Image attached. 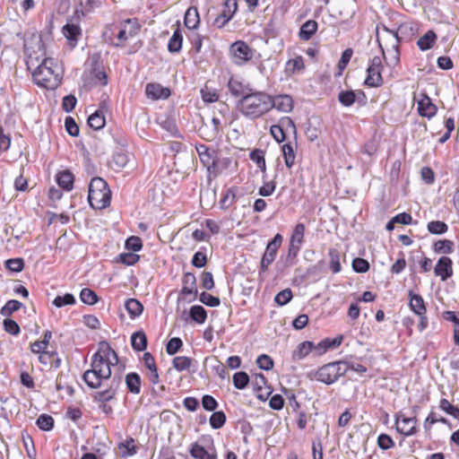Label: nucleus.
<instances>
[{"mask_svg": "<svg viewBox=\"0 0 459 459\" xmlns=\"http://www.w3.org/2000/svg\"><path fill=\"white\" fill-rule=\"evenodd\" d=\"M117 351L107 341L98 343L97 351L91 359V368L84 371L82 379L88 387L100 388L104 381L112 380V368L118 364Z\"/></svg>", "mask_w": 459, "mask_h": 459, "instance_id": "nucleus-1", "label": "nucleus"}, {"mask_svg": "<svg viewBox=\"0 0 459 459\" xmlns=\"http://www.w3.org/2000/svg\"><path fill=\"white\" fill-rule=\"evenodd\" d=\"M269 101L271 94L266 91L249 90L238 100L237 108L246 118L256 120L269 113Z\"/></svg>", "mask_w": 459, "mask_h": 459, "instance_id": "nucleus-2", "label": "nucleus"}, {"mask_svg": "<svg viewBox=\"0 0 459 459\" xmlns=\"http://www.w3.org/2000/svg\"><path fill=\"white\" fill-rule=\"evenodd\" d=\"M33 82L45 90H56L62 82L63 69L53 57H43L31 73Z\"/></svg>", "mask_w": 459, "mask_h": 459, "instance_id": "nucleus-3", "label": "nucleus"}, {"mask_svg": "<svg viewBox=\"0 0 459 459\" xmlns=\"http://www.w3.org/2000/svg\"><path fill=\"white\" fill-rule=\"evenodd\" d=\"M52 338V332L47 330L42 340H37L30 344V351L38 355L39 362L48 370L60 368L62 361L56 349L48 350Z\"/></svg>", "mask_w": 459, "mask_h": 459, "instance_id": "nucleus-4", "label": "nucleus"}, {"mask_svg": "<svg viewBox=\"0 0 459 459\" xmlns=\"http://www.w3.org/2000/svg\"><path fill=\"white\" fill-rule=\"evenodd\" d=\"M348 370L347 362L334 361L323 365L316 370H312L307 377L312 381H318L325 385H332Z\"/></svg>", "mask_w": 459, "mask_h": 459, "instance_id": "nucleus-5", "label": "nucleus"}, {"mask_svg": "<svg viewBox=\"0 0 459 459\" xmlns=\"http://www.w3.org/2000/svg\"><path fill=\"white\" fill-rule=\"evenodd\" d=\"M88 201L96 210L108 207L111 202V191L108 183L101 178H93L89 185Z\"/></svg>", "mask_w": 459, "mask_h": 459, "instance_id": "nucleus-6", "label": "nucleus"}, {"mask_svg": "<svg viewBox=\"0 0 459 459\" xmlns=\"http://www.w3.org/2000/svg\"><path fill=\"white\" fill-rule=\"evenodd\" d=\"M141 30V24L136 18H129L121 21L118 24L113 28V35L117 39L114 42L116 47H124L126 43L134 38Z\"/></svg>", "mask_w": 459, "mask_h": 459, "instance_id": "nucleus-7", "label": "nucleus"}, {"mask_svg": "<svg viewBox=\"0 0 459 459\" xmlns=\"http://www.w3.org/2000/svg\"><path fill=\"white\" fill-rule=\"evenodd\" d=\"M120 383V377H113L107 388L96 392L93 395L94 402L99 403L100 411L107 415L113 413V408L108 403L116 398Z\"/></svg>", "mask_w": 459, "mask_h": 459, "instance_id": "nucleus-8", "label": "nucleus"}, {"mask_svg": "<svg viewBox=\"0 0 459 459\" xmlns=\"http://www.w3.org/2000/svg\"><path fill=\"white\" fill-rule=\"evenodd\" d=\"M384 30L385 32V42H382V39L379 37L377 32V41L381 48L384 58H386L385 54H387L390 56L393 64L397 65L400 61L399 37L396 32L387 29L386 27H384Z\"/></svg>", "mask_w": 459, "mask_h": 459, "instance_id": "nucleus-9", "label": "nucleus"}, {"mask_svg": "<svg viewBox=\"0 0 459 459\" xmlns=\"http://www.w3.org/2000/svg\"><path fill=\"white\" fill-rule=\"evenodd\" d=\"M383 70L382 58L377 56L372 57L368 62L364 85L368 88L381 87L384 84Z\"/></svg>", "mask_w": 459, "mask_h": 459, "instance_id": "nucleus-10", "label": "nucleus"}, {"mask_svg": "<svg viewBox=\"0 0 459 459\" xmlns=\"http://www.w3.org/2000/svg\"><path fill=\"white\" fill-rule=\"evenodd\" d=\"M292 133L294 139L297 138V126L290 117H282L276 125L270 127V134L274 141L278 143H284L287 140V134Z\"/></svg>", "mask_w": 459, "mask_h": 459, "instance_id": "nucleus-11", "label": "nucleus"}, {"mask_svg": "<svg viewBox=\"0 0 459 459\" xmlns=\"http://www.w3.org/2000/svg\"><path fill=\"white\" fill-rule=\"evenodd\" d=\"M230 56L232 62L242 66L254 57L255 50L245 41L237 40L230 47Z\"/></svg>", "mask_w": 459, "mask_h": 459, "instance_id": "nucleus-12", "label": "nucleus"}, {"mask_svg": "<svg viewBox=\"0 0 459 459\" xmlns=\"http://www.w3.org/2000/svg\"><path fill=\"white\" fill-rule=\"evenodd\" d=\"M394 418L395 429L399 434L411 437L418 433V419L416 416L407 417L402 411H398Z\"/></svg>", "mask_w": 459, "mask_h": 459, "instance_id": "nucleus-13", "label": "nucleus"}, {"mask_svg": "<svg viewBox=\"0 0 459 459\" xmlns=\"http://www.w3.org/2000/svg\"><path fill=\"white\" fill-rule=\"evenodd\" d=\"M87 80L91 85L106 86L108 83V77L103 64L99 57L92 58L91 68L87 73Z\"/></svg>", "mask_w": 459, "mask_h": 459, "instance_id": "nucleus-14", "label": "nucleus"}, {"mask_svg": "<svg viewBox=\"0 0 459 459\" xmlns=\"http://www.w3.org/2000/svg\"><path fill=\"white\" fill-rule=\"evenodd\" d=\"M282 236L277 233L273 240L268 243L260 264V271L262 273L267 272L270 264L274 261L277 252L282 244Z\"/></svg>", "mask_w": 459, "mask_h": 459, "instance_id": "nucleus-15", "label": "nucleus"}, {"mask_svg": "<svg viewBox=\"0 0 459 459\" xmlns=\"http://www.w3.org/2000/svg\"><path fill=\"white\" fill-rule=\"evenodd\" d=\"M210 445L204 447L198 442H194L189 446V454L194 459H218V454L213 438L208 436Z\"/></svg>", "mask_w": 459, "mask_h": 459, "instance_id": "nucleus-16", "label": "nucleus"}, {"mask_svg": "<svg viewBox=\"0 0 459 459\" xmlns=\"http://www.w3.org/2000/svg\"><path fill=\"white\" fill-rule=\"evenodd\" d=\"M237 11L238 0H225L221 13L213 21V25L222 29L234 17Z\"/></svg>", "mask_w": 459, "mask_h": 459, "instance_id": "nucleus-17", "label": "nucleus"}, {"mask_svg": "<svg viewBox=\"0 0 459 459\" xmlns=\"http://www.w3.org/2000/svg\"><path fill=\"white\" fill-rule=\"evenodd\" d=\"M306 226L304 223H297L293 228L289 243V255L296 256L301 249L304 242Z\"/></svg>", "mask_w": 459, "mask_h": 459, "instance_id": "nucleus-18", "label": "nucleus"}, {"mask_svg": "<svg viewBox=\"0 0 459 459\" xmlns=\"http://www.w3.org/2000/svg\"><path fill=\"white\" fill-rule=\"evenodd\" d=\"M199 159L202 164L212 173L216 174V152L205 144H198L195 146Z\"/></svg>", "mask_w": 459, "mask_h": 459, "instance_id": "nucleus-19", "label": "nucleus"}, {"mask_svg": "<svg viewBox=\"0 0 459 459\" xmlns=\"http://www.w3.org/2000/svg\"><path fill=\"white\" fill-rule=\"evenodd\" d=\"M306 63L302 56L297 55L287 60L284 65V74L287 78L300 75L306 71Z\"/></svg>", "mask_w": 459, "mask_h": 459, "instance_id": "nucleus-20", "label": "nucleus"}, {"mask_svg": "<svg viewBox=\"0 0 459 459\" xmlns=\"http://www.w3.org/2000/svg\"><path fill=\"white\" fill-rule=\"evenodd\" d=\"M294 108V101L290 95H271V101H269V112L273 108L280 112L289 113Z\"/></svg>", "mask_w": 459, "mask_h": 459, "instance_id": "nucleus-21", "label": "nucleus"}, {"mask_svg": "<svg viewBox=\"0 0 459 459\" xmlns=\"http://www.w3.org/2000/svg\"><path fill=\"white\" fill-rule=\"evenodd\" d=\"M143 366L146 369L145 377L153 385L160 383V375L154 357L150 352H144L143 355Z\"/></svg>", "mask_w": 459, "mask_h": 459, "instance_id": "nucleus-22", "label": "nucleus"}, {"mask_svg": "<svg viewBox=\"0 0 459 459\" xmlns=\"http://www.w3.org/2000/svg\"><path fill=\"white\" fill-rule=\"evenodd\" d=\"M434 273L443 281L451 278L454 273L452 259L446 255L441 256L434 267Z\"/></svg>", "mask_w": 459, "mask_h": 459, "instance_id": "nucleus-23", "label": "nucleus"}, {"mask_svg": "<svg viewBox=\"0 0 459 459\" xmlns=\"http://www.w3.org/2000/svg\"><path fill=\"white\" fill-rule=\"evenodd\" d=\"M297 149V138L294 139V142L284 143L281 147L284 164L289 169H291L296 164Z\"/></svg>", "mask_w": 459, "mask_h": 459, "instance_id": "nucleus-24", "label": "nucleus"}, {"mask_svg": "<svg viewBox=\"0 0 459 459\" xmlns=\"http://www.w3.org/2000/svg\"><path fill=\"white\" fill-rule=\"evenodd\" d=\"M170 90L168 87H163L157 82L147 83L145 87L147 98L152 100H166L170 96Z\"/></svg>", "mask_w": 459, "mask_h": 459, "instance_id": "nucleus-25", "label": "nucleus"}, {"mask_svg": "<svg viewBox=\"0 0 459 459\" xmlns=\"http://www.w3.org/2000/svg\"><path fill=\"white\" fill-rule=\"evenodd\" d=\"M417 110L420 117L431 118L436 115L437 108L427 94L422 93L418 100Z\"/></svg>", "mask_w": 459, "mask_h": 459, "instance_id": "nucleus-26", "label": "nucleus"}, {"mask_svg": "<svg viewBox=\"0 0 459 459\" xmlns=\"http://www.w3.org/2000/svg\"><path fill=\"white\" fill-rule=\"evenodd\" d=\"M182 282L181 295L185 297L192 296V300H195L197 295L196 278L195 274L192 273H184Z\"/></svg>", "mask_w": 459, "mask_h": 459, "instance_id": "nucleus-27", "label": "nucleus"}, {"mask_svg": "<svg viewBox=\"0 0 459 459\" xmlns=\"http://www.w3.org/2000/svg\"><path fill=\"white\" fill-rule=\"evenodd\" d=\"M176 28L174 29L173 34L168 42V50L169 53L180 52L183 45V33L180 28V22H177Z\"/></svg>", "mask_w": 459, "mask_h": 459, "instance_id": "nucleus-28", "label": "nucleus"}, {"mask_svg": "<svg viewBox=\"0 0 459 459\" xmlns=\"http://www.w3.org/2000/svg\"><path fill=\"white\" fill-rule=\"evenodd\" d=\"M318 23L315 20H308L304 22L299 31V38L302 41H308L316 33Z\"/></svg>", "mask_w": 459, "mask_h": 459, "instance_id": "nucleus-29", "label": "nucleus"}, {"mask_svg": "<svg viewBox=\"0 0 459 459\" xmlns=\"http://www.w3.org/2000/svg\"><path fill=\"white\" fill-rule=\"evenodd\" d=\"M56 181L64 190L71 191L74 187V176L70 170L65 169L57 172Z\"/></svg>", "mask_w": 459, "mask_h": 459, "instance_id": "nucleus-30", "label": "nucleus"}, {"mask_svg": "<svg viewBox=\"0 0 459 459\" xmlns=\"http://www.w3.org/2000/svg\"><path fill=\"white\" fill-rule=\"evenodd\" d=\"M315 344L312 342L305 341L300 342L296 349L292 351L291 359L294 361H299L306 357L314 350Z\"/></svg>", "mask_w": 459, "mask_h": 459, "instance_id": "nucleus-31", "label": "nucleus"}, {"mask_svg": "<svg viewBox=\"0 0 459 459\" xmlns=\"http://www.w3.org/2000/svg\"><path fill=\"white\" fill-rule=\"evenodd\" d=\"M437 39L436 32L432 30H429L424 35H422L417 40V47L421 51H426L434 47Z\"/></svg>", "mask_w": 459, "mask_h": 459, "instance_id": "nucleus-32", "label": "nucleus"}, {"mask_svg": "<svg viewBox=\"0 0 459 459\" xmlns=\"http://www.w3.org/2000/svg\"><path fill=\"white\" fill-rule=\"evenodd\" d=\"M185 26L189 30H195L200 24V16L196 7H189L184 17Z\"/></svg>", "mask_w": 459, "mask_h": 459, "instance_id": "nucleus-33", "label": "nucleus"}, {"mask_svg": "<svg viewBox=\"0 0 459 459\" xmlns=\"http://www.w3.org/2000/svg\"><path fill=\"white\" fill-rule=\"evenodd\" d=\"M126 385L128 392L134 394H139L141 393L142 379L139 374L131 372L126 376Z\"/></svg>", "mask_w": 459, "mask_h": 459, "instance_id": "nucleus-34", "label": "nucleus"}, {"mask_svg": "<svg viewBox=\"0 0 459 459\" xmlns=\"http://www.w3.org/2000/svg\"><path fill=\"white\" fill-rule=\"evenodd\" d=\"M117 448L122 457L132 456L137 453L135 439L133 437H126V439L118 443Z\"/></svg>", "mask_w": 459, "mask_h": 459, "instance_id": "nucleus-35", "label": "nucleus"}, {"mask_svg": "<svg viewBox=\"0 0 459 459\" xmlns=\"http://www.w3.org/2000/svg\"><path fill=\"white\" fill-rule=\"evenodd\" d=\"M410 307L418 316L426 315L427 309L423 298L419 294L410 292Z\"/></svg>", "mask_w": 459, "mask_h": 459, "instance_id": "nucleus-36", "label": "nucleus"}, {"mask_svg": "<svg viewBox=\"0 0 459 459\" xmlns=\"http://www.w3.org/2000/svg\"><path fill=\"white\" fill-rule=\"evenodd\" d=\"M64 36L69 40L73 41L74 45L78 41L79 37L82 34L81 27L78 24L73 22H67L62 29Z\"/></svg>", "mask_w": 459, "mask_h": 459, "instance_id": "nucleus-37", "label": "nucleus"}, {"mask_svg": "<svg viewBox=\"0 0 459 459\" xmlns=\"http://www.w3.org/2000/svg\"><path fill=\"white\" fill-rule=\"evenodd\" d=\"M132 348L136 351H143L147 348V337L143 331H138L131 336Z\"/></svg>", "mask_w": 459, "mask_h": 459, "instance_id": "nucleus-38", "label": "nucleus"}, {"mask_svg": "<svg viewBox=\"0 0 459 459\" xmlns=\"http://www.w3.org/2000/svg\"><path fill=\"white\" fill-rule=\"evenodd\" d=\"M237 191V186L226 190L219 203L221 209L227 210L235 203Z\"/></svg>", "mask_w": 459, "mask_h": 459, "instance_id": "nucleus-39", "label": "nucleus"}, {"mask_svg": "<svg viewBox=\"0 0 459 459\" xmlns=\"http://www.w3.org/2000/svg\"><path fill=\"white\" fill-rule=\"evenodd\" d=\"M432 248L436 254L449 255L454 252V242L450 239H439L433 244Z\"/></svg>", "mask_w": 459, "mask_h": 459, "instance_id": "nucleus-40", "label": "nucleus"}, {"mask_svg": "<svg viewBox=\"0 0 459 459\" xmlns=\"http://www.w3.org/2000/svg\"><path fill=\"white\" fill-rule=\"evenodd\" d=\"M106 119L103 111L96 110L88 118V125L94 130H100L104 127Z\"/></svg>", "mask_w": 459, "mask_h": 459, "instance_id": "nucleus-41", "label": "nucleus"}, {"mask_svg": "<svg viewBox=\"0 0 459 459\" xmlns=\"http://www.w3.org/2000/svg\"><path fill=\"white\" fill-rule=\"evenodd\" d=\"M189 316L197 324H204L207 319L206 310L200 305H195L190 307Z\"/></svg>", "mask_w": 459, "mask_h": 459, "instance_id": "nucleus-42", "label": "nucleus"}, {"mask_svg": "<svg viewBox=\"0 0 459 459\" xmlns=\"http://www.w3.org/2000/svg\"><path fill=\"white\" fill-rule=\"evenodd\" d=\"M250 160L256 164L262 172L266 171V161L264 152L261 149H255L249 154Z\"/></svg>", "mask_w": 459, "mask_h": 459, "instance_id": "nucleus-43", "label": "nucleus"}, {"mask_svg": "<svg viewBox=\"0 0 459 459\" xmlns=\"http://www.w3.org/2000/svg\"><path fill=\"white\" fill-rule=\"evenodd\" d=\"M125 307L132 317L140 316L143 309L142 303L136 299H128L126 301Z\"/></svg>", "mask_w": 459, "mask_h": 459, "instance_id": "nucleus-44", "label": "nucleus"}, {"mask_svg": "<svg viewBox=\"0 0 459 459\" xmlns=\"http://www.w3.org/2000/svg\"><path fill=\"white\" fill-rule=\"evenodd\" d=\"M329 256V268L333 273H337L341 271L340 252L336 248H330L328 252Z\"/></svg>", "mask_w": 459, "mask_h": 459, "instance_id": "nucleus-45", "label": "nucleus"}, {"mask_svg": "<svg viewBox=\"0 0 459 459\" xmlns=\"http://www.w3.org/2000/svg\"><path fill=\"white\" fill-rule=\"evenodd\" d=\"M228 89L231 95H233L234 97H242L244 94L247 92L245 91V87L243 83L234 77L230 78L228 82Z\"/></svg>", "mask_w": 459, "mask_h": 459, "instance_id": "nucleus-46", "label": "nucleus"}, {"mask_svg": "<svg viewBox=\"0 0 459 459\" xmlns=\"http://www.w3.org/2000/svg\"><path fill=\"white\" fill-rule=\"evenodd\" d=\"M437 422H441L443 424H447L448 420L444 417L438 418L437 413L435 411H431L423 422V427L425 429V431L428 433H430L431 429H432V426Z\"/></svg>", "mask_w": 459, "mask_h": 459, "instance_id": "nucleus-47", "label": "nucleus"}, {"mask_svg": "<svg viewBox=\"0 0 459 459\" xmlns=\"http://www.w3.org/2000/svg\"><path fill=\"white\" fill-rule=\"evenodd\" d=\"M439 408L444 412L459 420V407L452 404L447 399L441 398L439 401Z\"/></svg>", "mask_w": 459, "mask_h": 459, "instance_id": "nucleus-48", "label": "nucleus"}, {"mask_svg": "<svg viewBox=\"0 0 459 459\" xmlns=\"http://www.w3.org/2000/svg\"><path fill=\"white\" fill-rule=\"evenodd\" d=\"M338 100L344 107H351L357 100V94L354 91H342L338 94Z\"/></svg>", "mask_w": 459, "mask_h": 459, "instance_id": "nucleus-49", "label": "nucleus"}, {"mask_svg": "<svg viewBox=\"0 0 459 459\" xmlns=\"http://www.w3.org/2000/svg\"><path fill=\"white\" fill-rule=\"evenodd\" d=\"M128 161V155L123 152H118L113 155L111 164L114 169L120 170L127 165Z\"/></svg>", "mask_w": 459, "mask_h": 459, "instance_id": "nucleus-50", "label": "nucleus"}, {"mask_svg": "<svg viewBox=\"0 0 459 459\" xmlns=\"http://www.w3.org/2000/svg\"><path fill=\"white\" fill-rule=\"evenodd\" d=\"M427 229L431 234L441 235L448 230V226L446 222L441 221H431L428 223Z\"/></svg>", "mask_w": 459, "mask_h": 459, "instance_id": "nucleus-51", "label": "nucleus"}, {"mask_svg": "<svg viewBox=\"0 0 459 459\" xmlns=\"http://www.w3.org/2000/svg\"><path fill=\"white\" fill-rule=\"evenodd\" d=\"M226 414L222 411H214L210 417V425L214 429H219L226 423Z\"/></svg>", "mask_w": 459, "mask_h": 459, "instance_id": "nucleus-52", "label": "nucleus"}, {"mask_svg": "<svg viewBox=\"0 0 459 459\" xmlns=\"http://www.w3.org/2000/svg\"><path fill=\"white\" fill-rule=\"evenodd\" d=\"M76 303L74 296L71 293H65L63 296H56L52 304L56 307H63L65 306H72Z\"/></svg>", "mask_w": 459, "mask_h": 459, "instance_id": "nucleus-53", "label": "nucleus"}, {"mask_svg": "<svg viewBox=\"0 0 459 459\" xmlns=\"http://www.w3.org/2000/svg\"><path fill=\"white\" fill-rule=\"evenodd\" d=\"M201 95L203 100L207 103H213L219 100L218 91L209 87L207 84L201 90Z\"/></svg>", "mask_w": 459, "mask_h": 459, "instance_id": "nucleus-54", "label": "nucleus"}, {"mask_svg": "<svg viewBox=\"0 0 459 459\" xmlns=\"http://www.w3.org/2000/svg\"><path fill=\"white\" fill-rule=\"evenodd\" d=\"M22 306V304L16 299L8 300L1 308L0 314L4 316H10L13 313L18 311Z\"/></svg>", "mask_w": 459, "mask_h": 459, "instance_id": "nucleus-55", "label": "nucleus"}, {"mask_svg": "<svg viewBox=\"0 0 459 459\" xmlns=\"http://www.w3.org/2000/svg\"><path fill=\"white\" fill-rule=\"evenodd\" d=\"M36 424L41 430L49 431L54 427V419L48 414H41L38 418Z\"/></svg>", "mask_w": 459, "mask_h": 459, "instance_id": "nucleus-56", "label": "nucleus"}, {"mask_svg": "<svg viewBox=\"0 0 459 459\" xmlns=\"http://www.w3.org/2000/svg\"><path fill=\"white\" fill-rule=\"evenodd\" d=\"M80 299L82 303L87 305H94L98 302L96 292L89 288H84L81 290Z\"/></svg>", "mask_w": 459, "mask_h": 459, "instance_id": "nucleus-57", "label": "nucleus"}, {"mask_svg": "<svg viewBox=\"0 0 459 459\" xmlns=\"http://www.w3.org/2000/svg\"><path fill=\"white\" fill-rule=\"evenodd\" d=\"M172 364L178 371H184L189 369L192 359L186 356H178L173 359Z\"/></svg>", "mask_w": 459, "mask_h": 459, "instance_id": "nucleus-58", "label": "nucleus"}, {"mask_svg": "<svg viewBox=\"0 0 459 459\" xmlns=\"http://www.w3.org/2000/svg\"><path fill=\"white\" fill-rule=\"evenodd\" d=\"M232 381L237 389H244L249 382V377L246 372L239 371L233 375Z\"/></svg>", "mask_w": 459, "mask_h": 459, "instance_id": "nucleus-59", "label": "nucleus"}, {"mask_svg": "<svg viewBox=\"0 0 459 459\" xmlns=\"http://www.w3.org/2000/svg\"><path fill=\"white\" fill-rule=\"evenodd\" d=\"M352 55L353 50L351 48H347L342 53V56L338 62L339 72L337 75H342L343 70L347 67L348 64L350 63Z\"/></svg>", "mask_w": 459, "mask_h": 459, "instance_id": "nucleus-60", "label": "nucleus"}, {"mask_svg": "<svg viewBox=\"0 0 459 459\" xmlns=\"http://www.w3.org/2000/svg\"><path fill=\"white\" fill-rule=\"evenodd\" d=\"M125 246L127 250L138 252L143 248V241L140 237L131 236L126 240Z\"/></svg>", "mask_w": 459, "mask_h": 459, "instance_id": "nucleus-61", "label": "nucleus"}, {"mask_svg": "<svg viewBox=\"0 0 459 459\" xmlns=\"http://www.w3.org/2000/svg\"><path fill=\"white\" fill-rule=\"evenodd\" d=\"M182 346V340L178 337H173L168 342L166 345V351L169 355H174L181 349Z\"/></svg>", "mask_w": 459, "mask_h": 459, "instance_id": "nucleus-62", "label": "nucleus"}, {"mask_svg": "<svg viewBox=\"0 0 459 459\" xmlns=\"http://www.w3.org/2000/svg\"><path fill=\"white\" fill-rule=\"evenodd\" d=\"M4 330L12 334V335H18L21 332V328L19 325L11 318H5L3 322Z\"/></svg>", "mask_w": 459, "mask_h": 459, "instance_id": "nucleus-63", "label": "nucleus"}, {"mask_svg": "<svg viewBox=\"0 0 459 459\" xmlns=\"http://www.w3.org/2000/svg\"><path fill=\"white\" fill-rule=\"evenodd\" d=\"M140 259V255L134 253H122L117 258V262H120L126 265H134Z\"/></svg>", "mask_w": 459, "mask_h": 459, "instance_id": "nucleus-64", "label": "nucleus"}]
</instances>
